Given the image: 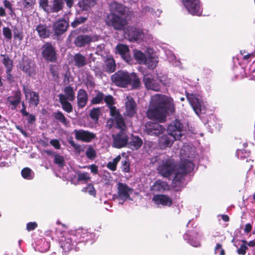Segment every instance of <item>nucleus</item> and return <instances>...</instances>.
<instances>
[{"label": "nucleus", "mask_w": 255, "mask_h": 255, "mask_svg": "<svg viewBox=\"0 0 255 255\" xmlns=\"http://www.w3.org/2000/svg\"><path fill=\"white\" fill-rule=\"evenodd\" d=\"M110 13L107 15L106 23L115 30H124L132 15L133 12L125 5L117 1H113L109 5Z\"/></svg>", "instance_id": "1"}, {"label": "nucleus", "mask_w": 255, "mask_h": 255, "mask_svg": "<svg viewBox=\"0 0 255 255\" xmlns=\"http://www.w3.org/2000/svg\"><path fill=\"white\" fill-rule=\"evenodd\" d=\"M175 112L173 101L159 95H156L152 99L150 108L146 111L147 117L159 123L165 122L168 114Z\"/></svg>", "instance_id": "2"}, {"label": "nucleus", "mask_w": 255, "mask_h": 255, "mask_svg": "<svg viewBox=\"0 0 255 255\" xmlns=\"http://www.w3.org/2000/svg\"><path fill=\"white\" fill-rule=\"evenodd\" d=\"M176 165L174 160L168 156H164L157 167L158 173L163 177L171 176L176 169Z\"/></svg>", "instance_id": "3"}, {"label": "nucleus", "mask_w": 255, "mask_h": 255, "mask_svg": "<svg viewBox=\"0 0 255 255\" xmlns=\"http://www.w3.org/2000/svg\"><path fill=\"white\" fill-rule=\"evenodd\" d=\"M41 56L47 62L55 63L57 60L55 47L51 42H45L41 47Z\"/></svg>", "instance_id": "4"}, {"label": "nucleus", "mask_w": 255, "mask_h": 255, "mask_svg": "<svg viewBox=\"0 0 255 255\" xmlns=\"http://www.w3.org/2000/svg\"><path fill=\"white\" fill-rule=\"evenodd\" d=\"M130 73L124 70H119L111 77L114 84L119 87L126 88L130 85Z\"/></svg>", "instance_id": "5"}, {"label": "nucleus", "mask_w": 255, "mask_h": 255, "mask_svg": "<svg viewBox=\"0 0 255 255\" xmlns=\"http://www.w3.org/2000/svg\"><path fill=\"white\" fill-rule=\"evenodd\" d=\"M19 68L29 77L34 76L36 73V64L33 60L26 56H23L18 62Z\"/></svg>", "instance_id": "6"}, {"label": "nucleus", "mask_w": 255, "mask_h": 255, "mask_svg": "<svg viewBox=\"0 0 255 255\" xmlns=\"http://www.w3.org/2000/svg\"><path fill=\"white\" fill-rule=\"evenodd\" d=\"M112 136L113 147L119 149L126 147L128 145V136L123 130H121L116 134H113Z\"/></svg>", "instance_id": "7"}, {"label": "nucleus", "mask_w": 255, "mask_h": 255, "mask_svg": "<svg viewBox=\"0 0 255 255\" xmlns=\"http://www.w3.org/2000/svg\"><path fill=\"white\" fill-rule=\"evenodd\" d=\"M183 125L180 121L176 119L173 121L168 126V132L180 140L183 135Z\"/></svg>", "instance_id": "8"}, {"label": "nucleus", "mask_w": 255, "mask_h": 255, "mask_svg": "<svg viewBox=\"0 0 255 255\" xmlns=\"http://www.w3.org/2000/svg\"><path fill=\"white\" fill-rule=\"evenodd\" d=\"M81 236L80 233H77V234H70L67 236L64 241L61 243V247L65 251H69L73 249V247L75 246L78 243H80V240H78V237Z\"/></svg>", "instance_id": "9"}, {"label": "nucleus", "mask_w": 255, "mask_h": 255, "mask_svg": "<svg viewBox=\"0 0 255 255\" xmlns=\"http://www.w3.org/2000/svg\"><path fill=\"white\" fill-rule=\"evenodd\" d=\"M165 130L163 126L157 123L148 122L145 125V131L148 135L159 136L162 134Z\"/></svg>", "instance_id": "10"}, {"label": "nucleus", "mask_w": 255, "mask_h": 255, "mask_svg": "<svg viewBox=\"0 0 255 255\" xmlns=\"http://www.w3.org/2000/svg\"><path fill=\"white\" fill-rule=\"evenodd\" d=\"M69 22L64 18L59 19L54 23L52 29L57 38H59L68 29Z\"/></svg>", "instance_id": "11"}, {"label": "nucleus", "mask_w": 255, "mask_h": 255, "mask_svg": "<svg viewBox=\"0 0 255 255\" xmlns=\"http://www.w3.org/2000/svg\"><path fill=\"white\" fill-rule=\"evenodd\" d=\"M74 133L75 138L83 142H90L96 137L94 133L84 129H74Z\"/></svg>", "instance_id": "12"}, {"label": "nucleus", "mask_w": 255, "mask_h": 255, "mask_svg": "<svg viewBox=\"0 0 255 255\" xmlns=\"http://www.w3.org/2000/svg\"><path fill=\"white\" fill-rule=\"evenodd\" d=\"M183 1L189 13L196 15L201 14L199 0H183Z\"/></svg>", "instance_id": "13"}, {"label": "nucleus", "mask_w": 255, "mask_h": 255, "mask_svg": "<svg viewBox=\"0 0 255 255\" xmlns=\"http://www.w3.org/2000/svg\"><path fill=\"white\" fill-rule=\"evenodd\" d=\"M127 33L130 41H137L144 37L143 30L139 28L129 26L127 29Z\"/></svg>", "instance_id": "14"}, {"label": "nucleus", "mask_w": 255, "mask_h": 255, "mask_svg": "<svg viewBox=\"0 0 255 255\" xmlns=\"http://www.w3.org/2000/svg\"><path fill=\"white\" fill-rule=\"evenodd\" d=\"M125 108L126 115L130 118L134 117L137 113V105L133 98L130 96L127 97Z\"/></svg>", "instance_id": "15"}, {"label": "nucleus", "mask_w": 255, "mask_h": 255, "mask_svg": "<svg viewBox=\"0 0 255 255\" xmlns=\"http://www.w3.org/2000/svg\"><path fill=\"white\" fill-rule=\"evenodd\" d=\"M178 140L175 136L168 132L161 135L158 140V145L160 149H163L172 146L174 141Z\"/></svg>", "instance_id": "16"}, {"label": "nucleus", "mask_w": 255, "mask_h": 255, "mask_svg": "<svg viewBox=\"0 0 255 255\" xmlns=\"http://www.w3.org/2000/svg\"><path fill=\"white\" fill-rule=\"evenodd\" d=\"M143 82L145 88L148 90L159 91L160 85L157 80L153 78L151 75H145L143 77Z\"/></svg>", "instance_id": "17"}, {"label": "nucleus", "mask_w": 255, "mask_h": 255, "mask_svg": "<svg viewBox=\"0 0 255 255\" xmlns=\"http://www.w3.org/2000/svg\"><path fill=\"white\" fill-rule=\"evenodd\" d=\"M116 53L119 54L126 62H130L131 61L129 49L127 45L118 44L116 47Z\"/></svg>", "instance_id": "18"}, {"label": "nucleus", "mask_w": 255, "mask_h": 255, "mask_svg": "<svg viewBox=\"0 0 255 255\" xmlns=\"http://www.w3.org/2000/svg\"><path fill=\"white\" fill-rule=\"evenodd\" d=\"M35 30L41 39L49 38L52 33L51 26L46 24L39 23L36 26Z\"/></svg>", "instance_id": "19"}, {"label": "nucleus", "mask_w": 255, "mask_h": 255, "mask_svg": "<svg viewBox=\"0 0 255 255\" xmlns=\"http://www.w3.org/2000/svg\"><path fill=\"white\" fill-rule=\"evenodd\" d=\"M132 189L129 188L126 183L119 182L118 184V194L121 199L127 200L130 197Z\"/></svg>", "instance_id": "20"}, {"label": "nucleus", "mask_w": 255, "mask_h": 255, "mask_svg": "<svg viewBox=\"0 0 255 255\" xmlns=\"http://www.w3.org/2000/svg\"><path fill=\"white\" fill-rule=\"evenodd\" d=\"M93 38L91 35L82 34L78 35L75 39L74 43L77 47H84L89 45L92 42Z\"/></svg>", "instance_id": "21"}, {"label": "nucleus", "mask_w": 255, "mask_h": 255, "mask_svg": "<svg viewBox=\"0 0 255 255\" xmlns=\"http://www.w3.org/2000/svg\"><path fill=\"white\" fill-rule=\"evenodd\" d=\"M152 201L157 205H161L163 206H169L172 205V200L167 195L164 194H157L154 195L152 198Z\"/></svg>", "instance_id": "22"}, {"label": "nucleus", "mask_w": 255, "mask_h": 255, "mask_svg": "<svg viewBox=\"0 0 255 255\" xmlns=\"http://www.w3.org/2000/svg\"><path fill=\"white\" fill-rule=\"evenodd\" d=\"M187 98L194 112L198 116L201 114H205V110L202 109L201 104L198 98L193 95H191L190 96H187Z\"/></svg>", "instance_id": "23"}, {"label": "nucleus", "mask_w": 255, "mask_h": 255, "mask_svg": "<svg viewBox=\"0 0 255 255\" xmlns=\"http://www.w3.org/2000/svg\"><path fill=\"white\" fill-rule=\"evenodd\" d=\"M77 99L78 109H83L88 101V95L87 91L83 89H80L77 93Z\"/></svg>", "instance_id": "24"}, {"label": "nucleus", "mask_w": 255, "mask_h": 255, "mask_svg": "<svg viewBox=\"0 0 255 255\" xmlns=\"http://www.w3.org/2000/svg\"><path fill=\"white\" fill-rule=\"evenodd\" d=\"M21 93L19 90L14 92L13 95L7 97V102L12 106L11 107L12 110H15L16 109L18 105L21 103Z\"/></svg>", "instance_id": "25"}, {"label": "nucleus", "mask_w": 255, "mask_h": 255, "mask_svg": "<svg viewBox=\"0 0 255 255\" xmlns=\"http://www.w3.org/2000/svg\"><path fill=\"white\" fill-rule=\"evenodd\" d=\"M194 164L189 160H184L180 162L177 168L180 172L187 175L192 172L194 168Z\"/></svg>", "instance_id": "26"}, {"label": "nucleus", "mask_w": 255, "mask_h": 255, "mask_svg": "<svg viewBox=\"0 0 255 255\" xmlns=\"http://www.w3.org/2000/svg\"><path fill=\"white\" fill-rule=\"evenodd\" d=\"M196 236H198V234L194 231H188L184 234V238L191 246L197 248L201 246V243Z\"/></svg>", "instance_id": "27"}, {"label": "nucleus", "mask_w": 255, "mask_h": 255, "mask_svg": "<svg viewBox=\"0 0 255 255\" xmlns=\"http://www.w3.org/2000/svg\"><path fill=\"white\" fill-rule=\"evenodd\" d=\"M151 190L155 192H163L170 190V186L167 182L161 180H157L151 186Z\"/></svg>", "instance_id": "28"}, {"label": "nucleus", "mask_w": 255, "mask_h": 255, "mask_svg": "<svg viewBox=\"0 0 255 255\" xmlns=\"http://www.w3.org/2000/svg\"><path fill=\"white\" fill-rule=\"evenodd\" d=\"M72 62L75 66L80 68L85 66L87 64L86 57L81 53L74 54L73 57Z\"/></svg>", "instance_id": "29"}, {"label": "nucleus", "mask_w": 255, "mask_h": 255, "mask_svg": "<svg viewBox=\"0 0 255 255\" xmlns=\"http://www.w3.org/2000/svg\"><path fill=\"white\" fill-rule=\"evenodd\" d=\"M59 103L61 105L62 110L67 113H70L73 111V106L72 104L66 99L64 95L60 94L58 96Z\"/></svg>", "instance_id": "30"}, {"label": "nucleus", "mask_w": 255, "mask_h": 255, "mask_svg": "<svg viewBox=\"0 0 255 255\" xmlns=\"http://www.w3.org/2000/svg\"><path fill=\"white\" fill-rule=\"evenodd\" d=\"M64 8V3L62 0H53L50 5L49 12L58 13Z\"/></svg>", "instance_id": "31"}, {"label": "nucleus", "mask_w": 255, "mask_h": 255, "mask_svg": "<svg viewBox=\"0 0 255 255\" xmlns=\"http://www.w3.org/2000/svg\"><path fill=\"white\" fill-rule=\"evenodd\" d=\"M142 140L138 136L132 135L130 140L128 141V147L132 150H137L140 148L142 145Z\"/></svg>", "instance_id": "32"}, {"label": "nucleus", "mask_w": 255, "mask_h": 255, "mask_svg": "<svg viewBox=\"0 0 255 255\" xmlns=\"http://www.w3.org/2000/svg\"><path fill=\"white\" fill-rule=\"evenodd\" d=\"M105 71L109 73H112L115 71L116 64L114 58L112 56H108L104 61Z\"/></svg>", "instance_id": "33"}, {"label": "nucleus", "mask_w": 255, "mask_h": 255, "mask_svg": "<svg viewBox=\"0 0 255 255\" xmlns=\"http://www.w3.org/2000/svg\"><path fill=\"white\" fill-rule=\"evenodd\" d=\"M96 1V0H81L79 1L77 5L81 10H88L95 5Z\"/></svg>", "instance_id": "34"}, {"label": "nucleus", "mask_w": 255, "mask_h": 255, "mask_svg": "<svg viewBox=\"0 0 255 255\" xmlns=\"http://www.w3.org/2000/svg\"><path fill=\"white\" fill-rule=\"evenodd\" d=\"M53 117L57 121L61 123L65 126H67L69 121L67 120L64 114L59 111L53 113Z\"/></svg>", "instance_id": "35"}, {"label": "nucleus", "mask_w": 255, "mask_h": 255, "mask_svg": "<svg viewBox=\"0 0 255 255\" xmlns=\"http://www.w3.org/2000/svg\"><path fill=\"white\" fill-rule=\"evenodd\" d=\"M64 97L69 101H73L75 99V92L73 88L70 86H66L64 89Z\"/></svg>", "instance_id": "36"}, {"label": "nucleus", "mask_w": 255, "mask_h": 255, "mask_svg": "<svg viewBox=\"0 0 255 255\" xmlns=\"http://www.w3.org/2000/svg\"><path fill=\"white\" fill-rule=\"evenodd\" d=\"M130 85H132L133 89H138L140 87L141 83L140 79L135 73H131L129 75Z\"/></svg>", "instance_id": "37"}, {"label": "nucleus", "mask_w": 255, "mask_h": 255, "mask_svg": "<svg viewBox=\"0 0 255 255\" xmlns=\"http://www.w3.org/2000/svg\"><path fill=\"white\" fill-rule=\"evenodd\" d=\"M158 61L157 57L150 55L146 57L143 64L146 65L149 68L153 69L156 67Z\"/></svg>", "instance_id": "38"}, {"label": "nucleus", "mask_w": 255, "mask_h": 255, "mask_svg": "<svg viewBox=\"0 0 255 255\" xmlns=\"http://www.w3.org/2000/svg\"><path fill=\"white\" fill-rule=\"evenodd\" d=\"M133 56L134 59L139 64H143L145 62L146 57L144 53L140 50L134 49L133 50Z\"/></svg>", "instance_id": "39"}, {"label": "nucleus", "mask_w": 255, "mask_h": 255, "mask_svg": "<svg viewBox=\"0 0 255 255\" xmlns=\"http://www.w3.org/2000/svg\"><path fill=\"white\" fill-rule=\"evenodd\" d=\"M0 56L3 58L2 63L5 67L6 70L12 69L13 67V61L11 59L8 55L0 54Z\"/></svg>", "instance_id": "40"}, {"label": "nucleus", "mask_w": 255, "mask_h": 255, "mask_svg": "<svg viewBox=\"0 0 255 255\" xmlns=\"http://www.w3.org/2000/svg\"><path fill=\"white\" fill-rule=\"evenodd\" d=\"M177 172L175 174L174 179L173 180V184H174V186H180L181 184V182L183 181L184 176L186 175L183 174L182 172L179 171V170L177 169Z\"/></svg>", "instance_id": "41"}, {"label": "nucleus", "mask_w": 255, "mask_h": 255, "mask_svg": "<svg viewBox=\"0 0 255 255\" xmlns=\"http://www.w3.org/2000/svg\"><path fill=\"white\" fill-rule=\"evenodd\" d=\"M96 96L91 100L92 105H97L101 104L104 100V94L99 91H96Z\"/></svg>", "instance_id": "42"}, {"label": "nucleus", "mask_w": 255, "mask_h": 255, "mask_svg": "<svg viewBox=\"0 0 255 255\" xmlns=\"http://www.w3.org/2000/svg\"><path fill=\"white\" fill-rule=\"evenodd\" d=\"M13 33V38L15 40H18L21 41L23 39L24 34L22 30L16 26L12 28Z\"/></svg>", "instance_id": "43"}, {"label": "nucleus", "mask_w": 255, "mask_h": 255, "mask_svg": "<svg viewBox=\"0 0 255 255\" xmlns=\"http://www.w3.org/2000/svg\"><path fill=\"white\" fill-rule=\"evenodd\" d=\"M28 103L30 105L37 107L39 103V96L38 93L33 92L30 95Z\"/></svg>", "instance_id": "44"}, {"label": "nucleus", "mask_w": 255, "mask_h": 255, "mask_svg": "<svg viewBox=\"0 0 255 255\" xmlns=\"http://www.w3.org/2000/svg\"><path fill=\"white\" fill-rule=\"evenodd\" d=\"M85 154L86 157L90 160H94L97 157L96 151L92 145H88Z\"/></svg>", "instance_id": "45"}, {"label": "nucleus", "mask_w": 255, "mask_h": 255, "mask_svg": "<svg viewBox=\"0 0 255 255\" xmlns=\"http://www.w3.org/2000/svg\"><path fill=\"white\" fill-rule=\"evenodd\" d=\"M87 20L88 17H76L74 21L71 22V25L73 28H76L79 25L84 23Z\"/></svg>", "instance_id": "46"}, {"label": "nucleus", "mask_w": 255, "mask_h": 255, "mask_svg": "<svg viewBox=\"0 0 255 255\" xmlns=\"http://www.w3.org/2000/svg\"><path fill=\"white\" fill-rule=\"evenodd\" d=\"M242 244L240 247L237 249V253L239 255H245L247 253V251L248 250L247 247V241L246 240H241Z\"/></svg>", "instance_id": "47"}, {"label": "nucleus", "mask_w": 255, "mask_h": 255, "mask_svg": "<svg viewBox=\"0 0 255 255\" xmlns=\"http://www.w3.org/2000/svg\"><path fill=\"white\" fill-rule=\"evenodd\" d=\"M82 191L85 193H88L90 195L96 197V190L92 183H89L86 187L82 189Z\"/></svg>", "instance_id": "48"}, {"label": "nucleus", "mask_w": 255, "mask_h": 255, "mask_svg": "<svg viewBox=\"0 0 255 255\" xmlns=\"http://www.w3.org/2000/svg\"><path fill=\"white\" fill-rule=\"evenodd\" d=\"M58 67L55 65H50L49 68V71L52 75L53 79L54 81H58L59 77L58 74Z\"/></svg>", "instance_id": "49"}, {"label": "nucleus", "mask_w": 255, "mask_h": 255, "mask_svg": "<svg viewBox=\"0 0 255 255\" xmlns=\"http://www.w3.org/2000/svg\"><path fill=\"white\" fill-rule=\"evenodd\" d=\"M77 173L78 175L77 180L78 181H85L86 183L90 180L91 178L88 172L81 173L80 171H78Z\"/></svg>", "instance_id": "50"}, {"label": "nucleus", "mask_w": 255, "mask_h": 255, "mask_svg": "<svg viewBox=\"0 0 255 255\" xmlns=\"http://www.w3.org/2000/svg\"><path fill=\"white\" fill-rule=\"evenodd\" d=\"M100 114V109L99 108H94L92 109L90 112L89 116L91 119L94 121H98Z\"/></svg>", "instance_id": "51"}, {"label": "nucleus", "mask_w": 255, "mask_h": 255, "mask_svg": "<svg viewBox=\"0 0 255 255\" xmlns=\"http://www.w3.org/2000/svg\"><path fill=\"white\" fill-rule=\"evenodd\" d=\"M117 127L119 128L123 129L126 127V124L124 118L121 114L118 115L114 118Z\"/></svg>", "instance_id": "52"}, {"label": "nucleus", "mask_w": 255, "mask_h": 255, "mask_svg": "<svg viewBox=\"0 0 255 255\" xmlns=\"http://www.w3.org/2000/svg\"><path fill=\"white\" fill-rule=\"evenodd\" d=\"M54 163L60 167H64L65 164L64 157L59 154H55L54 155Z\"/></svg>", "instance_id": "53"}, {"label": "nucleus", "mask_w": 255, "mask_h": 255, "mask_svg": "<svg viewBox=\"0 0 255 255\" xmlns=\"http://www.w3.org/2000/svg\"><path fill=\"white\" fill-rule=\"evenodd\" d=\"M3 4L4 7L8 9L9 10L8 14L12 16L15 15V11L14 8H12V3L8 0H4L3 1Z\"/></svg>", "instance_id": "54"}, {"label": "nucleus", "mask_w": 255, "mask_h": 255, "mask_svg": "<svg viewBox=\"0 0 255 255\" xmlns=\"http://www.w3.org/2000/svg\"><path fill=\"white\" fill-rule=\"evenodd\" d=\"M39 6L41 7L44 11L49 12L50 5H49L48 0H39Z\"/></svg>", "instance_id": "55"}, {"label": "nucleus", "mask_w": 255, "mask_h": 255, "mask_svg": "<svg viewBox=\"0 0 255 255\" xmlns=\"http://www.w3.org/2000/svg\"><path fill=\"white\" fill-rule=\"evenodd\" d=\"M2 33L5 39L11 40L12 37V32L8 27H4L2 28Z\"/></svg>", "instance_id": "56"}, {"label": "nucleus", "mask_w": 255, "mask_h": 255, "mask_svg": "<svg viewBox=\"0 0 255 255\" xmlns=\"http://www.w3.org/2000/svg\"><path fill=\"white\" fill-rule=\"evenodd\" d=\"M103 100H104L108 107L114 105V99L111 95H108L106 96H104Z\"/></svg>", "instance_id": "57"}, {"label": "nucleus", "mask_w": 255, "mask_h": 255, "mask_svg": "<svg viewBox=\"0 0 255 255\" xmlns=\"http://www.w3.org/2000/svg\"><path fill=\"white\" fill-rule=\"evenodd\" d=\"M122 170L124 172H129L130 170L129 163L128 159H126L122 161Z\"/></svg>", "instance_id": "58"}, {"label": "nucleus", "mask_w": 255, "mask_h": 255, "mask_svg": "<svg viewBox=\"0 0 255 255\" xmlns=\"http://www.w3.org/2000/svg\"><path fill=\"white\" fill-rule=\"evenodd\" d=\"M69 143L72 146L75 150L78 153H80L84 151V149H82L80 144L75 143L73 140H69Z\"/></svg>", "instance_id": "59"}, {"label": "nucleus", "mask_w": 255, "mask_h": 255, "mask_svg": "<svg viewBox=\"0 0 255 255\" xmlns=\"http://www.w3.org/2000/svg\"><path fill=\"white\" fill-rule=\"evenodd\" d=\"M31 172L32 170H31V169L28 167H25L22 169L21 173L22 176L24 179H30V176Z\"/></svg>", "instance_id": "60"}, {"label": "nucleus", "mask_w": 255, "mask_h": 255, "mask_svg": "<svg viewBox=\"0 0 255 255\" xmlns=\"http://www.w3.org/2000/svg\"><path fill=\"white\" fill-rule=\"evenodd\" d=\"M36 3V0H22V4L25 8L32 7Z\"/></svg>", "instance_id": "61"}, {"label": "nucleus", "mask_w": 255, "mask_h": 255, "mask_svg": "<svg viewBox=\"0 0 255 255\" xmlns=\"http://www.w3.org/2000/svg\"><path fill=\"white\" fill-rule=\"evenodd\" d=\"M38 227V224L35 222H28L26 224V229L28 232L34 230Z\"/></svg>", "instance_id": "62"}, {"label": "nucleus", "mask_w": 255, "mask_h": 255, "mask_svg": "<svg viewBox=\"0 0 255 255\" xmlns=\"http://www.w3.org/2000/svg\"><path fill=\"white\" fill-rule=\"evenodd\" d=\"M110 110V114L111 116L114 118L117 117L118 115L121 114L120 112L117 110V108L115 106L113 105L112 106H110L108 107Z\"/></svg>", "instance_id": "63"}, {"label": "nucleus", "mask_w": 255, "mask_h": 255, "mask_svg": "<svg viewBox=\"0 0 255 255\" xmlns=\"http://www.w3.org/2000/svg\"><path fill=\"white\" fill-rule=\"evenodd\" d=\"M253 160H251V159H247L245 161L243 162V164L244 166L248 168L249 170H250L253 167Z\"/></svg>", "instance_id": "64"}]
</instances>
